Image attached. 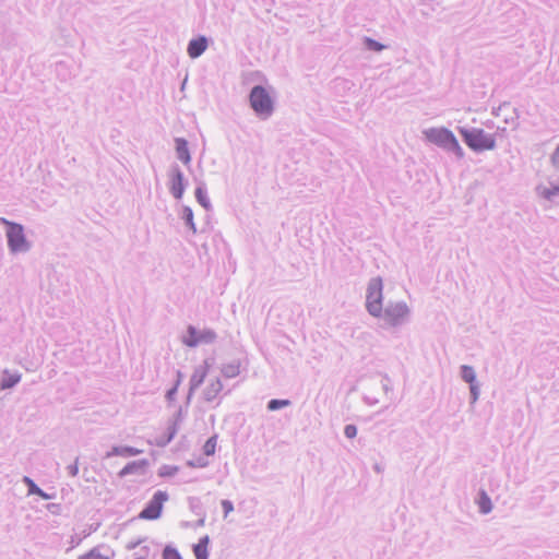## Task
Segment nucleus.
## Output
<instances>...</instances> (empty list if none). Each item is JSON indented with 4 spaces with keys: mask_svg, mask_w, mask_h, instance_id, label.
<instances>
[{
    "mask_svg": "<svg viewBox=\"0 0 559 559\" xmlns=\"http://www.w3.org/2000/svg\"><path fill=\"white\" fill-rule=\"evenodd\" d=\"M460 134L462 135L465 144L473 151H490L496 146L495 135L485 132L483 129L474 128L466 129L460 128Z\"/></svg>",
    "mask_w": 559,
    "mask_h": 559,
    "instance_id": "nucleus-1",
    "label": "nucleus"
},
{
    "mask_svg": "<svg viewBox=\"0 0 559 559\" xmlns=\"http://www.w3.org/2000/svg\"><path fill=\"white\" fill-rule=\"evenodd\" d=\"M424 135L427 141L430 143H433L438 146H441L445 150L454 152L459 157L463 156V150L453 134L452 131H450L447 128L440 127V128H430L424 131Z\"/></svg>",
    "mask_w": 559,
    "mask_h": 559,
    "instance_id": "nucleus-2",
    "label": "nucleus"
},
{
    "mask_svg": "<svg viewBox=\"0 0 559 559\" xmlns=\"http://www.w3.org/2000/svg\"><path fill=\"white\" fill-rule=\"evenodd\" d=\"M382 289L381 278L376 277L370 281L367 292V309L374 317H380L382 313Z\"/></svg>",
    "mask_w": 559,
    "mask_h": 559,
    "instance_id": "nucleus-3",
    "label": "nucleus"
},
{
    "mask_svg": "<svg viewBox=\"0 0 559 559\" xmlns=\"http://www.w3.org/2000/svg\"><path fill=\"white\" fill-rule=\"evenodd\" d=\"M250 104L253 110L262 117H269L273 110L272 99L261 86H255L251 91Z\"/></svg>",
    "mask_w": 559,
    "mask_h": 559,
    "instance_id": "nucleus-4",
    "label": "nucleus"
},
{
    "mask_svg": "<svg viewBox=\"0 0 559 559\" xmlns=\"http://www.w3.org/2000/svg\"><path fill=\"white\" fill-rule=\"evenodd\" d=\"M168 496L165 491L154 493L147 506L141 511L139 518L142 520H156L160 516L163 504L167 501Z\"/></svg>",
    "mask_w": 559,
    "mask_h": 559,
    "instance_id": "nucleus-5",
    "label": "nucleus"
},
{
    "mask_svg": "<svg viewBox=\"0 0 559 559\" xmlns=\"http://www.w3.org/2000/svg\"><path fill=\"white\" fill-rule=\"evenodd\" d=\"M408 314V308L405 304H395L389 306L381 316L385 325L395 326L402 323Z\"/></svg>",
    "mask_w": 559,
    "mask_h": 559,
    "instance_id": "nucleus-6",
    "label": "nucleus"
},
{
    "mask_svg": "<svg viewBox=\"0 0 559 559\" xmlns=\"http://www.w3.org/2000/svg\"><path fill=\"white\" fill-rule=\"evenodd\" d=\"M2 223L8 225V241L9 246L13 251L25 250L27 245L23 234V228L19 224L10 223L2 218Z\"/></svg>",
    "mask_w": 559,
    "mask_h": 559,
    "instance_id": "nucleus-7",
    "label": "nucleus"
},
{
    "mask_svg": "<svg viewBox=\"0 0 559 559\" xmlns=\"http://www.w3.org/2000/svg\"><path fill=\"white\" fill-rule=\"evenodd\" d=\"M189 336L183 340V343L189 347H194L202 342H212L215 334L211 331L199 334L192 326L188 329Z\"/></svg>",
    "mask_w": 559,
    "mask_h": 559,
    "instance_id": "nucleus-8",
    "label": "nucleus"
},
{
    "mask_svg": "<svg viewBox=\"0 0 559 559\" xmlns=\"http://www.w3.org/2000/svg\"><path fill=\"white\" fill-rule=\"evenodd\" d=\"M170 191L176 199L182 198L185 191L183 176L179 170H176L171 176Z\"/></svg>",
    "mask_w": 559,
    "mask_h": 559,
    "instance_id": "nucleus-9",
    "label": "nucleus"
},
{
    "mask_svg": "<svg viewBox=\"0 0 559 559\" xmlns=\"http://www.w3.org/2000/svg\"><path fill=\"white\" fill-rule=\"evenodd\" d=\"M207 47V40L205 37H199L192 39L188 45V53L191 58L199 57Z\"/></svg>",
    "mask_w": 559,
    "mask_h": 559,
    "instance_id": "nucleus-10",
    "label": "nucleus"
},
{
    "mask_svg": "<svg viewBox=\"0 0 559 559\" xmlns=\"http://www.w3.org/2000/svg\"><path fill=\"white\" fill-rule=\"evenodd\" d=\"M209 544L210 538L209 536H203L199 539V543L193 546V552L197 559H207L209 556Z\"/></svg>",
    "mask_w": 559,
    "mask_h": 559,
    "instance_id": "nucleus-11",
    "label": "nucleus"
},
{
    "mask_svg": "<svg viewBox=\"0 0 559 559\" xmlns=\"http://www.w3.org/2000/svg\"><path fill=\"white\" fill-rule=\"evenodd\" d=\"M176 152H177L178 158L183 164L190 163L191 158H190V153H189V148H188V143L186 140L176 139Z\"/></svg>",
    "mask_w": 559,
    "mask_h": 559,
    "instance_id": "nucleus-12",
    "label": "nucleus"
},
{
    "mask_svg": "<svg viewBox=\"0 0 559 559\" xmlns=\"http://www.w3.org/2000/svg\"><path fill=\"white\" fill-rule=\"evenodd\" d=\"M504 116V121L507 123L511 122V123H514L515 121V110L514 108L510 105V104H503L501 106L498 107L497 111H496V116Z\"/></svg>",
    "mask_w": 559,
    "mask_h": 559,
    "instance_id": "nucleus-13",
    "label": "nucleus"
},
{
    "mask_svg": "<svg viewBox=\"0 0 559 559\" xmlns=\"http://www.w3.org/2000/svg\"><path fill=\"white\" fill-rule=\"evenodd\" d=\"M21 380V376L17 373L4 372V377L1 380L0 386L2 390L14 386Z\"/></svg>",
    "mask_w": 559,
    "mask_h": 559,
    "instance_id": "nucleus-14",
    "label": "nucleus"
},
{
    "mask_svg": "<svg viewBox=\"0 0 559 559\" xmlns=\"http://www.w3.org/2000/svg\"><path fill=\"white\" fill-rule=\"evenodd\" d=\"M24 483L28 487L29 495H37L45 500L51 499V497L44 492L29 477H24Z\"/></svg>",
    "mask_w": 559,
    "mask_h": 559,
    "instance_id": "nucleus-15",
    "label": "nucleus"
},
{
    "mask_svg": "<svg viewBox=\"0 0 559 559\" xmlns=\"http://www.w3.org/2000/svg\"><path fill=\"white\" fill-rule=\"evenodd\" d=\"M216 445H217V436H213L210 439H207L203 445L204 454L207 456L213 455L216 451Z\"/></svg>",
    "mask_w": 559,
    "mask_h": 559,
    "instance_id": "nucleus-16",
    "label": "nucleus"
},
{
    "mask_svg": "<svg viewBox=\"0 0 559 559\" xmlns=\"http://www.w3.org/2000/svg\"><path fill=\"white\" fill-rule=\"evenodd\" d=\"M478 504H479V509L483 513H488L491 511L490 498L485 492H481Z\"/></svg>",
    "mask_w": 559,
    "mask_h": 559,
    "instance_id": "nucleus-17",
    "label": "nucleus"
},
{
    "mask_svg": "<svg viewBox=\"0 0 559 559\" xmlns=\"http://www.w3.org/2000/svg\"><path fill=\"white\" fill-rule=\"evenodd\" d=\"M195 198L198 200V202L205 209H209L210 206V202H209V199L206 197V193L205 191L202 189V188H198L195 190Z\"/></svg>",
    "mask_w": 559,
    "mask_h": 559,
    "instance_id": "nucleus-18",
    "label": "nucleus"
},
{
    "mask_svg": "<svg viewBox=\"0 0 559 559\" xmlns=\"http://www.w3.org/2000/svg\"><path fill=\"white\" fill-rule=\"evenodd\" d=\"M163 559H182L177 549L167 546L163 551Z\"/></svg>",
    "mask_w": 559,
    "mask_h": 559,
    "instance_id": "nucleus-19",
    "label": "nucleus"
},
{
    "mask_svg": "<svg viewBox=\"0 0 559 559\" xmlns=\"http://www.w3.org/2000/svg\"><path fill=\"white\" fill-rule=\"evenodd\" d=\"M79 559H109V557L103 555L98 549H92L87 554L81 556Z\"/></svg>",
    "mask_w": 559,
    "mask_h": 559,
    "instance_id": "nucleus-20",
    "label": "nucleus"
},
{
    "mask_svg": "<svg viewBox=\"0 0 559 559\" xmlns=\"http://www.w3.org/2000/svg\"><path fill=\"white\" fill-rule=\"evenodd\" d=\"M462 377H463V379L466 382L472 383L474 381V379H475V373H474L473 368H471L468 366H463V368H462Z\"/></svg>",
    "mask_w": 559,
    "mask_h": 559,
    "instance_id": "nucleus-21",
    "label": "nucleus"
},
{
    "mask_svg": "<svg viewBox=\"0 0 559 559\" xmlns=\"http://www.w3.org/2000/svg\"><path fill=\"white\" fill-rule=\"evenodd\" d=\"M365 45L368 49L373 51H380L384 48L383 45L379 44L378 41L371 39V38H365Z\"/></svg>",
    "mask_w": 559,
    "mask_h": 559,
    "instance_id": "nucleus-22",
    "label": "nucleus"
},
{
    "mask_svg": "<svg viewBox=\"0 0 559 559\" xmlns=\"http://www.w3.org/2000/svg\"><path fill=\"white\" fill-rule=\"evenodd\" d=\"M288 405V401H285V400H272L269 402V409L271 411H275V409H278L281 407H284Z\"/></svg>",
    "mask_w": 559,
    "mask_h": 559,
    "instance_id": "nucleus-23",
    "label": "nucleus"
},
{
    "mask_svg": "<svg viewBox=\"0 0 559 559\" xmlns=\"http://www.w3.org/2000/svg\"><path fill=\"white\" fill-rule=\"evenodd\" d=\"M150 548L147 546L140 547L139 556H135L132 559H148Z\"/></svg>",
    "mask_w": 559,
    "mask_h": 559,
    "instance_id": "nucleus-24",
    "label": "nucleus"
},
{
    "mask_svg": "<svg viewBox=\"0 0 559 559\" xmlns=\"http://www.w3.org/2000/svg\"><path fill=\"white\" fill-rule=\"evenodd\" d=\"M345 436L347 438H354L357 435V428L354 425H347L344 429Z\"/></svg>",
    "mask_w": 559,
    "mask_h": 559,
    "instance_id": "nucleus-25",
    "label": "nucleus"
},
{
    "mask_svg": "<svg viewBox=\"0 0 559 559\" xmlns=\"http://www.w3.org/2000/svg\"><path fill=\"white\" fill-rule=\"evenodd\" d=\"M222 508L224 510V513H225V518L234 511V506L233 503L229 501V500H223L222 501Z\"/></svg>",
    "mask_w": 559,
    "mask_h": 559,
    "instance_id": "nucleus-26",
    "label": "nucleus"
},
{
    "mask_svg": "<svg viewBox=\"0 0 559 559\" xmlns=\"http://www.w3.org/2000/svg\"><path fill=\"white\" fill-rule=\"evenodd\" d=\"M185 217L187 219V223L190 224L191 226H193V214H192L191 209H189V207L185 209Z\"/></svg>",
    "mask_w": 559,
    "mask_h": 559,
    "instance_id": "nucleus-27",
    "label": "nucleus"
},
{
    "mask_svg": "<svg viewBox=\"0 0 559 559\" xmlns=\"http://www.w3.org/2000/svg\"><path fill=\"white\" fill-rule=\"evenodd\" d=\"M143 543V539H139V540H135V542H130L126 545V548L128 550H132L134 548H136L138 546H140L141 544Z\"/></svg>",
    "mask_w": 559,
    "mask_h": 559,
    "instance_id": "nucleus-28",
    "label": "nucleus"
},
{
    "mask_svg": "<svg viewBox=\"0 0 559 559\" xmlns=\"http://www.w3.org/2000/svg\"><path fill=\"white\" fill-rule=\"evenodd\" d=\"M552 163L556 167L559 168V144H558V147L556 148L554 155H552Z\"/></svg>",
    "mask_w": 559,
    "mask_h": 559,
    "instance_id": "nucleus-29",
    "label": "nucleus"
},
{
    "mask_svg": "<svg viewBox=\"0 0 559 559\" xmlns=\"http://www.w3.org/2000/svg\"><path fill=\"white\" fill-rule=\"evenodd\" d=\"M123 453H127L129 455H138L141 453V450L134 449V448H126L123 450Z\"/></svg>",
    "mask_w": 559,
    "mask_h": 559,
    "instance_id": "nucleus-30",
    "label": "nucleus"
},
{
    "mask_svg": "<svg viewBox=\"0 0 559 559\" xmlns=\"http://www.w3.org/2000/svg\"><path fill=\"white\" fill-rule=\"evenodd\" d=\"M130 471V466H126L122 471H121V474H127L128 472Z\"/></svg>",
    "mask_w": 559,
    "mask_h": 559,
    "instance_id": "nucleus-31",
    "label": "nucleus"
}]
</instances>
